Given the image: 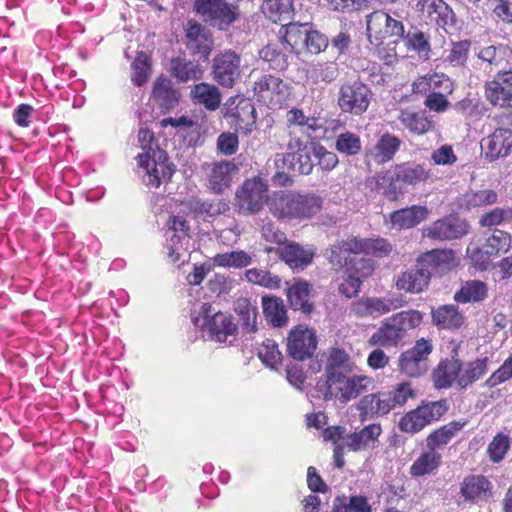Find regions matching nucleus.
I'll return each mask as SVG.
<instances>
[{
	"label": "nucleus",
	"mask_w": 512,
	"mask_h": 512,
	"mask_svg": "<svg viewBox=\"0 0 512 512\" xmlns=\"http://www.w3.org/2000/svg\"><path fill=\"white\" fill-rule=\"evenodd\" d=\"M433 172L424 164L402 162L379 171L368 182L373 189L389 201H397L407 187L415 188L433 182Z\"/></svg>",
	"instance_id": "nucleus-1"
},
{
	"label": "nucleus",
	"mask_w": 512,
	"mask_h": 512,
	"mask_svg": "<svg viewBox=\"0 0 512 512\" xmlns=\"http://www.w3.org/2000/svg\"><path fill=\"white\" fill-rule=\"evenodd\" d=\"M488 363V357L464 363L458 358V349L454 348L451 357L441 359L432 371L433 385L437 390L449 389L454 385L459 390H465L488 372Z\"/></svg>",
	"instance_id": "nucleus-2"
},
{
	"label": "nucleus",
	"mask_w": 512,
	"mask_h": 512,
	"mask_svg": "<svg viewBox=\"0 0 512 512\" xmlns=\"http://www.w3.org/2000/svg\"><path fill=\"white\" fill-rule=\"evenodd\" d=\"M323 199L312 192L276 190L270 194L269 212L278 220H306L318 214Z\"/></svg>",
	"instance_id": "nucleus-3"
},
{
	"label": "nucleus",
	"mask_w": 512,
	"mask_h": 512,
	"mask_svg": "<svg viewBox=\"0 0 512 512\" xmlns=\"http://www.w3.org/2000/svg\"><path fill=\"white\" fill-rule=\"evenodd\" d=\"M424 314L416 309L401 310L381 320L379 327L368 339L371 347L397 348L423 322Z\"/></svg>",
	"instance_id": "nucleus-4"
},
{
	"label": "nucleus",
	"mask_w": 512,
	"mask_h": 512,
	"mask_svg": "<svg viewBox=\"0 0 512 512\" xmlns=\"http://www.w3.org/2000/svg\"><path fill=\"white\" fill-rule=\"evenodd\" d=\"M415 392L408 382L397 385L393 391L376 392L363 396L357 404L360 419L362 421L373 419L388 414L397 406L406 404L409 398H413Z\"/></svg>",
	"instance_id": "nucleus-5"
},
{
	"label": "nucleus",
	"mask_w": 512,
	"mask_h": 512,
	"mask_svg": "<svg viewBox=\"0 0 512 512\" xmlns=\"http://www.w3.org/2000/svg\"><path fill=\"white\" fill-rule=\"evenodd\" d=\"M268 180L261 176L245 179L235 191L234 206L241 215L259 214L269 208L270 194Z\"/></svg>",
	"instance_id": "nucleus-6"
},
{
	"label": "nucleus",
	"mask_w": 512,
	"mask_h": 512,
	"mask_svg": "<svg viewBox=\"0 0 512 512\" xmlns=\"http://www.w3.org/2000/svg\"><path fill=\"white\" fill-rule=\"evenodd\" d=\"M358 237L350 236L346 239L337 241L331 246L329 262L336 269L345 268L347 271L360 274L363 277H369L374 271V265L369 259L354 258L360 255Z\"/></svg>",
	"instance_id": "nucleus-7"
},
{
	"label": "nucleus",
	"mask_w": 512,
	"mask_h": 512,
	"mask_svg": "<svg viewBox=\"0 0 512 512\" xmlns=\"http://www.w3.org/2000/svg\"><path fill=\"white\" fill-rule=\"evenodd\" d=\"M253 94L258 103L276 110L286 105L292 94V87L279 76L263 73L253 83Z\"/></svg>",
	"instance_id": "nucleus-8"
},
{
	"label": "nucleus",
	"mask_w": 512,
	"mask_h": 512,
	"mask_svg": "<svg viewBox=\"0 0 512 512\" xmlns=\"http://www.w3.org/2000/svg\"><path fill=\"white\" fill-rule=\"evenodd\" d=\"M373 382L371 377L359 374L348 376L340 373L327 377L324 384V398L338 399L341 403H348L367 391Z\"/></svg>",
	"instance_id": "nucleus-9"
},
{
	"label": "nucleus",
	"mask_w": 512,
	"mask_h": 512,
	"mask_svg": "<svg viewBox=\"0 0 512 512\" xmlns=\"http://www.w3.org/2000/svg\"><path fill=\"white\" fill-rule=\"evenodd\" d=\"M139 167L145 169L143 181L147 186L160 187L171 181L176 171L175 165L169 161L165 151L157 150V153L138 154L136 157Z\"/></svg>",
	"instance_id": "nucleus-10"
},
{
	"label": "nucleus",
	"mask_w": 512,
	"mask_h": 512,
	"mask_svg": "<svg viewBox=\"0 0 512 512\" xmlns=\"http://www.w3.org/2000/svg\"><path fill=\"white\" fill-rule=\"evenodd\" d=\"M372 98L373 93L367 84L346 82L339 88L337 105L342 113L361 116L368 110Z\"/></svg>",
	"instance_id": "nucleus-11"
},
{
	"label": "nucleus",
	"mask_w": 512,
	"mask_h": 512,
	"mask_svg": "<svg viewBox=\"0 0 512 512\" xmlns=\"http://www.w3.org/2000/svg\"><path fill=\"white\" fill-rule=\"evenodd\" d=\"M366 31L369 42L378 47L387 38H402L404 25L382 10H375L366 17Z\"/></svg>",
	"instance_id": "nucleus-12"
},
{
	"label": "nucleus",
	"mask_w": 512,
	"mask_h": 512,
	"mask_svg": "<svg viewBox=\"0 0 512 512\" xmlns=\"http://www.w3.org/2000/svg\"><path fill=\"white\" fill-rule=\"evenodd\" d=\"M194 11L219 30L228 29L238 18L237 7L226 0H195Z\"/></svg>",
	"instance_id": "nucleus-13"
},
{
	"label": "nucleus",
	"mask_w": 512,
	"mask_h": 512,
	"mask_svg": "<svg viewBox=\"0 0 512 512\" xmlns=\"http://www.w3.org/2000/svg\"><path fill=\"white\" fill-rule=\"evenodd\" d=\"M430 339L420 338L413 347L402 352L398 358V368L409 377H420L428 371V359L433 351Z\"/></svg>",
	"instance_id": "nucleus-14"
},
{
	"label": "nucleus",
	"mask_w": 512,
	"mask_h": 512,
	"mask_svg": "<svg viewBox=\"0 0 512 512\" xmlns=\"http://www.w3.org/2000/svg\"><path fill=\"white\" fill-rule=\"evenodd\" d=\"M415 10L422 22L446 33L455 26V13L444 0H418Z\"/></svg>",
	"instance_id": "nucleus-15"
},
{
	"label": "nucleus",
	"mask_w": 512,
	"mask_h": 512,
	"mask_svg": "<svg viewBox=\"0 0 512 512\" xmlns=\"http://www.w3.org/2000/svg\"><path fill=\"white\" fill-rule=\"evenodd\" d=\"M200 315L204 319L202 329L216 342H226L229 336H235L238 331L233 317L225 312H214L210 303H203Z\"/></svg>",
	"instance_id": "nucleus-16"
},
{
	"label": "nucleus",
	"mask_w": 512,
	"mask_h": 512,
	"mask_svg": "<svg viewBox=\"0 0 512 512\" xmlns=\"http://www.w3.org/2000/svg\"><path fill=\"white\" fill-rule=\"evenodd\" d=\"M406 302L396 298L361 297L351 304L350 312L356 318H379L405 306Z\"/></svg>",
	"instance_id": "nucleus-17"
},
{
	"label": "nucleus",
	"mask_w": 512,
	"mask_h": 512,
	"mask_svg": "<svg viewBox=\"0 0 512 512\" xmlns=\"http://www.w3.org/2000/svg\"><path fill=\"white\" fill-rule=\"evenodd\" d=\"M416 263L428 271L430 279L432 276L442 277L459 265L455 251L449 248L423 252L416 258Z\"/></svg>",
	"instance_id": "nucleus-18"
},
{
	"label": "nucleus",
	"mask_w": 512,
	"mask_h": 512,
	"mask_svg": "<svg viewBox=\"0 0 512 512\" xmlns=\"http://www.w3.org/2000/svg\"><path fill=\"white\" fill-rule=\"evenodd\" d=\"M487 101L501 109L512 108V65L507 71L496 73L484 86Z\"/></svg>",
	"instance_id": "nucleus-19"
},
{
	"label": "nucleus",
	"mask_w": 512,
	"mask_h": 512,
	"mask_svg": "<svg viewBox=\"0 0 512 512\" xmlns=\"http://www.w3.org/2000/svg\"><path fill=\"white\" fill-rule=\"evenodd\" d=\"M469 231V224L457 215L450 214L432 222L422 231L423 237L438 241H450L463 237Z\"/></svg>",
	"instance_id": "nucleus-20"
},
{
	"label": "nucleus",
	"mask_w": 512,
	"mask_h": 512,
	"mask_svg": "<svg viewBox=\"0 0 512 512\" xmlns=\"http://www.w3.org/2000/svg\"><path fill=\"white\" fill-rule=\"evenodd\" d=\"M493 483L482 474L466 475L460 483L459 495L464 502L483 504L493 498Z\"/></svg>",
	"instance_id": "nucleus-21"
},
{
	"label": "nucleus",
	"mask_w": 512,
	"mask_h": 512,
	"mask_svg": "<svg viewBox=\"0 0 512 512\" xmlns=\"http://www.w3.org/2000/svg\"><path fill=\"white\" fill-rule=\"evenodd\" d=\"M241 58L233 50L218 54L212 65L213 79L221 86L231 88L240 75Z\"/></svg>",
	"instance_id": "nucleus-22"
},
{
	"label": "nucleus",
	"mask_w": 512,
	"mask_h": 512,
	"mask_svg": "<svg viewBox=\"0 0 512 512\" xmlns=\"http://www.w3.org/2000/svg\"><path fill=\"white\" fill-rule=\"evenodd\" d=\"M316 349L317 336L312 329L304 325L291 329L287 338V351L293 359L303 361L310 358Z\"/></svg>",
	"instance_id": "nucleus-23"
},
{
	"label": "nucleus",
	"mask_w": 512,
	"mask_h": 512,
	"mask_svg": "<svg viewBox=\"0 0 512 512\" xmlns=\"http://www.w3.org/2000/svg\"><path fill=\"white\" fill-rule=\"evenodd\" d=\"M481 150L485 159L489 161L508 157L512 152V130L496 128L481 140Z\"/></svg>",
	"instance_id": "nucleus-24"
},
{
	"label": "nucleus",
	"mask_w": 512,
	"mask_h": 512,
	"mask_svg": "<svg viewBox=\"0 0 512 512\" xmlns=\"http://www.w3.org/2000/svg\"><path fill=\"white\" fill-rule=\"evenodd\" d=\"M186 47L193 55L208 59L213 48L211 33L194 19L187 21L184 26Z\"/></svg>",
	"instance_id": "nucleus-25"
},
{
	"label": "nucleus",
	"mask_w": 512,
	"mask_h": 512,
	"mask_svg": "<svg viewBox=\"0 0 512 512\" xmlns=\"http://www.w3.org/2000/svg\"><path fill=\"white\" fill-rule=\"evenodd\" d=\"M181 94L170 78L165 75L158 76L152 85L150 99L161 113H168L179 105Z\"/></svg>",
	"instance_id": "nucleus-26"
},
{
	"label": "nucleus",
	"mask_w": 512,
	"mask_h": 512,
	"mask_svg": "<svg viewBox=\"0 0 512 512\" xmlns=\"http://www.w3.org/2000/svg\"><path fill=\"white\" fill-rule=\"evenodd\" d=\"M512 51L503 44H491L480 47L476 53L477 59L481 62V67L489 72L502 73L511 67L509 62Z\"/></svg>",
	"instance_id": "nucleus-27"
},
{
	"label": "nucleus",
	"mask_w": 512,
	"mask_h": 512,
	"mask_svg": "<svg viewBox=\"0 0 512 512\" xmlns=\"http://www.w3.org/2000/svg\"><path fill=\"white\" fill-rule=\"evenodd\" d=\"M312 146L310 149L277 153L275 155V166L277 169L298 173L299 175H310L313 172L315 163L312 159Z\"/></svg>",
	"instance_id": "nucleus-28"
},
{
	"label": "nucleus",
	"mask_w": 512,
	"mask_h": 512,
	"mask_svg": "<svg viewBox=\"0 0 512 512\" xmlns=\"http://www.w3.org/2000/svg\"><path fill=\"white\" fill-rule=\"evenodd\" d=\"M265 252H275L278 257L292 269L306 268L314 258V252L306 249L299 243L288 241L285 245L276 249L266 247Z\"/></svg>",
	"instance_id": "nucleus-29"
},
{
	"label": "nucleus",
	"mask_w": 512,
	"mask_h": 512,
	"mask_svg": "<svg viewBox=\"0 0 512 512\" xmlns=\"http://www.w3.org/2000/svg\"><path fill=\"white\" fill-rule=\"evenodd\" d=\"M204 169L207 174L209 186L211 190L220 194L231 186L232 175L238 171L234 161L221 160L206 164Z\"/></svg>",
	"instance_id": "nucleus-30"
},
{
	"label": "nucleus",
	"mask_w": 512,
	"mask_h": 512,
	"mask_svg": "<svg viewBox=\"0 0 512 512\" xmlns=\"http://www.w3.org/2000/svg\"><path fill=\"white\" fill-rule=\"evenodd\" d=\"M402 145L401 139L389 132L382 134L375 145L366 150V158L373 160L377 165H384L392 161Z\"/></svg>",
	"instance_id": "nucleus-31"
},
{
	"label": "nucleus",
	"mask_w": 512,
	"mask_h": 512,
	"mask_svg": "<svg viewBox=\"0 0 512 512\" xmlns=\"http://www.w3.org/2000/svg\"><path fill=\"white\" fill-rule=\"evenodd\" d=\"M428 271L415 263L411 267L403 271L396 279L395 286L397 290L410 294H419L428 289L430 284Z\"/></svg>",
	"instance_id": "nucleus-32"
},
{
	"label": "nucleus",
	"mask_w": 512,
	"mask_h": 512,
	"mask_svg": "<svg viewBox=\"0 0 512 512\" xmlns=\"http://www.w3.org/2000/svg\"><path fill=\"white\" fill-rule=\"evenodd\" d=\"M428 215L429 210L426 206L412 205L393 211L389 215V220L392 229L406 230L426 220Z\"/></svg>",
	"instance_id": "nucleus-33"
},
{
	"label": "nucleus",
	"mask_w": 512,
	"mask_h": 512,
	"mask_svg": "<svg viewBox=\"0 0 512 512\" xmlns=\"http://www.w3.org/2000/svg\"><path fill=\"white\" fill-rule=\"evenodd\" d=\"M312 285L303 279H295L287 290V299L294 311H300L305 315L312 313L314 304L310 299Z\"/></svg>",
	"instance_id": "nucleus-34"
},
{
	"label": "nucleus",
	"mask_w": 512,
	"mask_h": 512,
	"mask_svg": "<svg viewBox=\"0 0 512 512\" xmlns=\"http://www.w3.org/2000/svg\"><path fill=\"white\" fill-rule=\"evenodd\" d=\"M401 125L412 135H423L434 128L432 119L426 111H416L410 108L401 109L397 117Z\"/></svg>",
	"instance_id": "nucleus-35"
},
{
	"label": "nucleus",
	"mask_w": 512,
	"mask_h": 512,
	"mask_svg": "<svg viewBox=\"0 0 512 512\" xmlns=\"http://www.w3.org/2000/svg\"><path fill=\"white\" fill-rule=\"evenodd\" d=\"M190 98L194 104L201 105L208 111H216L221 105L222 95L217 86L201 82L191 88Z\"/></svg>",
	"instance_id": "nucleus-36"
},
{
	"label": "nucleus",
	"mask_w": 512,
	"mask_h": 512,
	"mask_svg": "<svg viewBox=\"0 0 512 512\" xmlns=\"http://www.w3.org/2000/svg\"><path fill=\"white\" fill-rule=\"evenodd\" d=\"M433 323L440 329L457 330L465 322V316L456 305H440L431 311Z\"/></svg>",
	"instance_id": "nucleus-37"
},
{
	"label": "nucleus",
	"mask_w": 512,
	"mask_h": 512,
	"mask_svg": "<svg viewBox=\"0 0 512 512\" xmlns=\"http://www.w3.org/2000/svg\"><path fill=\"white\" fill-rule=\"evenodd\" d=\"M467 422V420H453L433 430L426 437V447L433 451L443 448L466 426Z\"/></svg>",
	"instance_id": "nucleus-38"
},
{
	"label": "nucleus",
	"mask_w": 512,
	"mask_h": 512,
	"mask_svg": "<svg viewBox=\"0 0 512 512\" xmlns=\"http://www.w3.org/2000/svg\"><path fill=\"white\" fill-rule=\"evenodd\" d=\"M170 74L180 83L199 80L203 76V70L198 62L175 57L170 61Z\"/></svg>",
	"instance_id": "nucleus-39"
},
{
	"label": "nucleus",
	"mask_w": 512,
	"mask_h": 512,
	"mask_svg": "<svg viewBox=\"0 0 512 512\" xmlns=\"http://www.w3.org/2000/svg\"><path fill=\"white\" fill-rule=\"evenodd\" d=\"M355 368L349 353L339 347H332L328 350L327 361L325 365V378L340 373H351Z\"/></svg>",
	"instance_id": "nucleus-40"
},
{
	"label": "nucleus",
	"mask_w": 512,
	"mask_h": 512,
	"mask_svg": "<svg viewBox=\"0 0 512 512\" xmlns=\"http://www.w3.org/2000/svg\"><path fill=\"white\" fill-rule=\"evenodd\" d=\"M488 297V286L481 280H468L455 292L453 299L459 304L483 302Z\"/></svg>",
	"instance_id": "nucleus-41"
},
{
	"label": "nucleus",
	"mask_w": 512,
	"mask_h": 512,
	"mask_svg": "<svg viewBox=\"0 0 512 512\" xmlns=\"http://www.w3.org/2000/svg\"><path fill=\"white\" fill-rule=\"evenodd\" d=\"M442 464V455L438 451L427 448L412 463L409 474L412 477H423L435 473Z\"/></svg>",
	"instance_id": "nucleus-42"
},
{
	"label": "nucleus",
	"mask_w": 512,
	"mask_h": 512,
	"mask_svg": "<svg viewBox=\"0 0 512 512\" xmlns=\"http://www.w3.org/2000/svg\"><path fill=\"white\" fill-rule=\"evenodd\" d=\"M382 432L379 424H370L360 431L351 433L346 438V446L351 451L364 450L373 446Z\"/></svg>",
	"instance_id": "nucleus-43"
},
{
	"label": "nucleus",
	"mask_w": 512,
	"mask_h": 512,
	"mask_svg": "<svg viewBox=\"0 0 512 512\" xmlns=\"http://www.w3.org/2000/svg\"><path fill=\"white\" fill-rule=\"evenodd\" d=\"M308 24L289 23L283 25L279 37L284 47L290 53L296 52L301 45L305 46Z\"/></svg>",
	"instance_id": "nucleus-44"
},
{
	"label": "nucleus",
	"mask_w": 512,
	"mask_h": 512,
	"mask_svg": "<svg viewBox=\"0 0 512 512\" xmlns=\"http://www.w3.org/2000/svg\"><path fill=\"white\" fill-rule=\"evenodd\" d=\"M264 16L273 23L290 20L294 14L293 0H264L261 5Z\"/></svg>",
	"instance_id": "nucleus-45"
},
{
	"label": "nucleus",
	"mask_w": 512,
	"mask_h": 512,
	"mask_svg": "<svg viewBox=\"0 0 512 512\" xmlns=\"http://www.w3.org/2000/svg\"><path fill=\"white\" fill-rule=\"evenodd\" d=\"M263 314L273 327H283L288 322L287 310L283 300L277 296H264L262 298Z\"/></svg>",
	"instance_id": "nucleus-46"
},
{
	"label": "nucleus",
	"mask_w": 512,
	"mask_h": 512,
	"mask_svg": "<svg viewBox=\"0 0 512 512\" xmlns=\"http://www.w3.org/2000/svg\"><path fill=\"white\" fill-rule=\"evenodd\" d=\"M282 41L279 43L270 42L259 50V57L269 64L273 70L284 71L288 68V55L282 50Z\"/></svg>",
	"instance_id": "nucleus-47"
},
{
	"label": "nucleus",
	"mask_w": 512,
	"mask_h": 512,
	"mask_svg": "<svg viewBox=\"0 0 512 512\" xmlns=\"http://www.w3.org/2000/svg\"><path fill=\"white\" fill-rule=\"evenodd\" d=\"M212 262L217 267L242 269L252 264L253 257L244 250H235L216 254Z\"/></svg>",
	"instance_id": "nucleus-48"
},
{
	"label": "nucleus",
	"mask_w": 512,
	"mask_h": 512,
	"mask_svg": "<svg viewBox=\"0 0 512 512\" xmlns=\"http://www.w3.org/2000/svg\"><path fill=\"white\" fill-rule=\"evenodd\" d=\"M235 311L242 323V329L247 333H255L257 331V306L247 298H240L236 302Z\"/></svg>",
	"instance_id": "nucleus-49"
},
{
	"label": "nucleus",
	"mask_w": 512,
	"mask_h": 512,
	"mask_svg": "<svg viewBox=\"0 0 512 512\" xmlns=\"http://www.w3.org/2000/svg\"><path fill=\"white\" fill-rule=\"evenodd\" d=\"M359 247L361 254L376 257L385 258L388 257L392 250L393 245L385 238H359Z\"/></svg>",
	"instance_id": "nucleus-50"
},
{
	"label": "nucleus",
	"mask_w": 512,
	"mask_h": 512,
	"mask_svg": "<svg viewBox=\"0 0 512 512\" xmlns=\"http://www.w3.org/2000/svg\"><path fill=\"white\" fill-rule=\"evenodd\" d=\"M246 280L253 284L270 290H277L281 287V277L261 268H250L245 271Z\"/></svg>",
	"instance_id": "nucleus-51"
},
{
	"label": "nucleus",
	"mask_w": 512,
	"mask_h": 512,
	"mask_svg": "<svg viewBox=\"0 0 512 512\" xmlns=\"http://www.w3.org/2000/svg\"><path fill=\"white\" fill-rule=\"evenodd\" d=\"M426 426L440 421L449 410L448 400L443 398L436 401L423 400L418 405Z\"/></svg>",
	"instance_id": "nucleus-52"
},
{
	"label": "nucleus",
	"mask_w": 512,
	"mask_h": 512,
	"mask_svg": "<svg viewBox=\"0 0 512 512\" xmlns=\"http://www.w3.org/2000/svg\"><path fill=\"white\" fill-rule=\"evenodd\" d=\"M511 240L512 236L509 232L496 228L486 237L484 247L488 248L490 255L496 257L509 251Z\"/></svg>",
	"instance_id": "nucleus-53"
},
{
	"label": "nucleus",
	"mask_w": 512,
	"mask_h": 512,
	"mask_svg": "<svg viewBox=\"0 0 512 512\" xmlns=\"http://www.w3.org/2000/svg\"><path fill=\"white\" fill-rule=\"evenodd\" d=\"M335 149L345 156H356L362 150L360 136L351 131H345L337 135Z\"/></svg>",
	"instance_id": "nucleus-54"
},
{
	"label": "nucleus",
	"mask_w": 512,
	"mask_h": 512,
	"mask_svg": "<svg viewBox=\"0 0 512 512\" xmlns=\"http://www.w3.org/2000/svg\"><path fill=\"white\" fill-rule=\"evenodd\" d=\"M511 447V438L509 434L498 432L487 447V455L492 463H500L508 453Z\"/></svg>",
	"instance_id": "nucleus-55"
},
{
	"label": "nucleus",
	"mask_w": 512,
	"mask_h": 512,
	"mask_svg": "<svg viewBox=\"0 0 512 512\" xmlns=\"http://www.w3.org/2000/svg\"><path fill=\"white\" fill-rule=\"evenodd\" d=\"M472 42L469 39L452 42L446 62L452 67H464L468 61Z\"/></svg>",
	"instance_id": "nucleus-56"
},
{
	"label": "nucleus",
	"mask_w": 512,
	"mask_h": 512,
	"mask_svg": "<svg viewBox=\"0 0 512 512\" xmlns=\"http://www.w3.org/2000/svg\"><path fill=\"white\" fill-rule=\"evenodd\" d=\"M312 154L317 161L315 166L322 172H331L339 163L337 154L320 143H312Z\"/></svg>",
	"instance_id": "nucleus-57"
},
{
	"label": "nucleus",
	"mask_w": 512,
	"mask_h": 512,
	"mask_svg": "<svg viewBox=\"0 0 512 512\" xmlns=\"http://www.w3.org/2000/svg\"><path fill=\"white\" fill-rule=\"evenodd\" d=\"M498 195L494 190L483 189L467 192L464 195L465 205L468 209L482 208L497 202Z\"/></svg>",
	"instance_id": "nucleus-58"
},
{
	"label": "nucleus",
	"mask_w": 512,
	"mask_h": 512,
	"mask_svg": "<svg viewBox=\"0 0 512 512\" xmlns=\"http://www.w3.org/2000/svg\"><path fill=\"white\" fill-rule=\"evenodd\" d=\"M426 426L418 406L406 412L398 422V428L403 433L416 434Z\"/></svg>",
	"instance_id": "nucleus-59"
},
{
	"label": "nucleus",
	"mask_w": 512,
	"mask_h": 512,
	"mask_svg": "<svg viewBox=\"0 0 512 512\" xmlns=\"http://www.w3.org/2000/svg\"><path fill=\"white\" fill-rule=\"evenodd\" d=\"M258 357L266 366L272 369H277L283 358L278 344L271 339H266L262 342L258 349Z\"/></svg>",
	"instance_id": "nucleus-60"
},
{
	"label": "nucleus",
	"mask_w": 512,
	"mask_h": 512,
	"mask_svg": "<svg viewBox=\"0 0 512 512\" xmlns=\"http://www.w3.org/2000/svg\"><path fill=\"white\" fill-rule=\"evenodd\" d=\"M512 222L511 207H497L482 214L479 218L481 227H493Z\"/></svg>",
	"instance_id": "nucleus-61"
},
{
	"label": "nucleus",
	"mask_w": 512,
	"mask_h": 512,
	"mask_svg": "<svg viewBox=\"0 0 512 512\" xmlns=\"http://www.w3.org/2000/svg\"><path fill=\"white\" fill-rule=\"evenodd\" d=\"M131 81L135 86L144 85L151 74V62L147 56L139 55L131 65Z\"/></svg>",
	"instance_id": "nucleus-62"
},
{
	"label": "nucleus",
	"mask_w": 512,
	"mask_h": 512,
	"mask_svg": "<svg viewBox=\"0 0 512 512\" xmlns=\"http://www.w3.org/2000/svg\"><path fill=\"white\" fill-rule=\"evenodd\" d=\"M467 257L471 260L473 266L479 270H486L491 262V257L488 248L480 247L477 244L470 243L466 249Z\"/></svg>",
	"instance_id": "nucleus-63"
},
{
	"label": "nucleus",
	"mask_w": 512,
	"mask_h": 512,
	"mask_svg": "<svg viewBox=\"0 0 512 512\" xmlns=\"http://www.w3.org/2000/svg\"><path fill=\"white\" fill-rule=\"evenodd\" d=\"M510 379H512V353L505 359L502 365L487 378L485 386L493 388Z\"/></svg>",
	"instance_id": "nucleus-64"
}]
</instances>
